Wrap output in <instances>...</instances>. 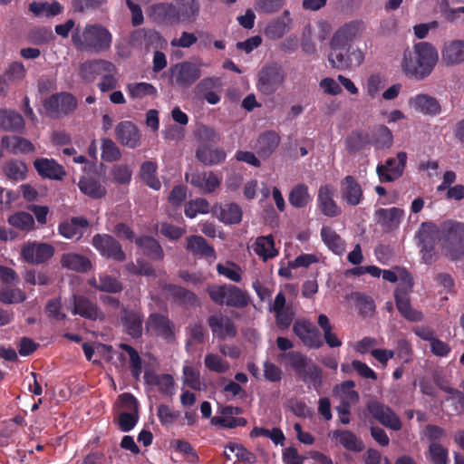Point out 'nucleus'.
Listing matches in <instances>:
<instances>
[{
    "label": "nucleus",
    "mask_w": 464,
    "mask_h": 464,
    "mask_svg": "<svg viewBox=\"0 0 464 464\" xmlns=\"http://www.w3.org/2000/svg\"><path fill=\"white\" fill-rule=\"evenodd\" d=\"M427 458L432 464H449V450L440 443H430L427 451Z\"/></svg>",
    "instance_id": "59"
},
{
    "label": "nucleus",
    "mask_w": 464,
    "mask_h": 464,
    "mask_svg": "<svg viewBox=\"0 0 464 464\" xmlns=\"http://www.w3.org/2000/svg\"><path fill=\"white\" fill-rule=\"evenodd\" d=\"M201 77L199 65L184 61L169 68V79L173 85L180 88L191 87Z\"/></svg>",
    "instance_id": "8"
},
{
    "label": "nucleus",
    "mask_w": 464,
    "mask_h": 464,
    "mask_svg": "<svg viewBox=\"0 0 464 464\" xmlns=\"http://www.w3.org/2000/svg\"><path fill=\"white\" fill-rule=\"evenodd\" d=\"M164 290L175 303L180 305L195 306L198 304V296L182 286L169 284L164 286Z\"/></svg>",
    "instance_id": "40"
},
{
    "label": "nucleus",
    "mask_w": 464,
    "mask_h": 464,
    "mask_svg": "<svg viewBox=\"0 0 464 464\" xmlns=\"http://www.w3.org/2000/svg\"><path fill=\"white\" fill-rule=\"evenodd\" d=\"M340 186L342 198L348 205L357 206L362 201V188L353 176L344 177Z\"/></svg>",
    "instance_id": "28"
},
{
    "label": "nucleus",
    "mask_w": 464,
    "mask_h": 464,
    "mask_svg": "<svg viewBox=\"0 0 464 464\" xmlns=\"http://www.w3.org/2000/svg\"><path fill=\"white\" fill-rule=\"evenodd\" d=\"M173 3H157L150 5L149 16L155 24L164 26L178 24Z\"/></svg>",
    "instance_id": "20"
},
{
    "label": "nucleus",
    "mask_w": 464,
    "mask_h": 464,
    "mask_svg": "<svg viewBox=\"0 0 464 464\" xmlns=\"http://www.w3.org/2000/svg\"><path fill=\"white\" fill-rule=\"evenodd\" d=\"M119 347L129 354L131 375L135 380H139L142 372V360L139 353L128 343H121Z\"/></svg>",
    "instance_id": "56"
},
{
    "label": "nucleus",
    "mask_w": 464,
    "mask_h": 464,
    "mask_svg": "<svg viewBox=\"0 0 464 464\" xmlns=\"http://www.w3.org/2000/svg\"><path fill=\"white\" fill-rule=\"evenodd\" d=\"M73 314H78L89 320L99 318L100 310L98 305L83 295H73Z\"/></svg>",
    "instance_id": "37"
},
{
    "label": "nucleus",
    "mask_w": 464,
    "mask_h": 464,
    "mask_svg": "<svg viewBox=\"0 0 464 464\" xmlns=\"http://www.w3.org/2000/svg\"><path fill=\"white\" fill-rule=\"evenodd\" d=\"M281 138L275 130L261 133L256 140V150L262 158L270 157L279 146Z\"/></svg>",
    "instance_id": "33"
},
{
    "label": "nucleus",
    "mask_w": 464,
    "mask_h": 464,
    "mask_svg": "<svg viewBox=\"0 0 464 464\" xmlns=\"http://www.w3.org/2000/svg\"><path fill=\"white\" fill-rule=\"evenodd\" d=\"M291 22L290 12L285 10L281 16L267 24L265 28V34L271 40L280 39L289 30Z\"/></svg>",
    "instance_id": "39"
},
{
    "label": "nucleus",
    "mask_w": 464,
    "mask_h": 464,
    "mask_svg": "<svg viewBox=\"0 0 464 464\" xmlns=\"http://www.w3.org/2000/svg\"><path fill=\"white\" fill-rule=\"evenodd\" d=\"M34 167L43 179L62 180L66 175L64 168L53 159L37 158L34 160Z\"/></svg>",
    "instance_id": "21"
},
{
    "label": "nucleus",
    "mask_w": 464,
    "mask_h": 464,
    "mask_svg": "<svg viewBox=\"0 0 464 464\" xmlns=\"http://www.w3.org/2000/svg\"><path fill=\"white\" fill-rule=\"evenodd\" d=\"M130 44L134 48L158 50L167 46V40L160 32L151 28H139L134 30L130 35Z\"/></svg>",
    "instance_id": "9"
},
{
    "label": "nucleus",
    "mask_w": 464,
    "mask_h": 464,
    "mask_svg": "<svg viewBox=\"0 0 464 464\" xmlns=\"http://www.w3.org/2000/svg\"><path fill=\"white\" fill-rule=\"evenodd\" d=\"M407 287H397L394 292L396 307L401 316L411 322H420L423 319L421 312L412 308L409 296V292L413 285L412 278L409 274L406 275Z\"/></svg>",
    "instance_id": "11"
},
{
    "label": "nucleus",
    "mask_w": 464,
    "mask_h": 464,
    "mask_svg": "<svg viewBox=\"0 0 464 464\" xmlns=\"http://www.w3.org/2000/svg\"><path fill=\"white\" fill-rule=\"evenodd\" d=\"M135 244L142 248L143 254L152 260H162L164 251L159 241L150 236H141L135 239Z\"/></svg>",
    "instance_id": "43"
},
{
    "label": "nucleus",
    "mask_w": 464,
    "mask_h": 464,
    "mask_svg": "<svg viewBox=\"0 0 464 464\" xmlns=\"http://www.w3.org/2000/svg\"><path fill=\"white\" fill-rule=\"evenodd\" d=\"M123 283L120 278L107 273L99 274V291L108 294H119L123 290Z\"/></svg>",
    "instance_id": "54"
},
{
    "label": "nucleus",
    "mask_w": 464,
    "mask_h": 464,
    "mask_svg": "<svg viewBox=\"0 0 464 464\" xmlns=\"http://www.w3.org/2000/svg\"><path fill=\"white\" fill-rule=\"evenodd\" d=\"M207 291L210 299L218 305L245 308L250 302L247 293L235 285H213Z\"/></svg>",
    "instance_id": "5"
},
{
    "label": "nucleus",
    "mask_w": 464,
    "mask_h": 464,
    "mask_svg": "<svg viewBox=\"0 0 464 464\" xmlns=\"http://www.w3.org/2000/svg\"><path fill=\"white\" fill-rule=\"evenodd\" d=\"M54 252L55 249L51 244L33 241L23 246L21 256L29 264L41 265L50 260Z\"/></svg>",
    "instance_id": "15"
},
{
    "label": "nucleus",
    "mask_w": 464,
    "mask_h": 464,
    "mask_svg": "<svg viewBox=\"0 0 464 464\" xmlns=\"http://www.w3.org/2000/svg\"><path fill=\"white\" fill-rule=\"evenodd\" d=\"M279 362L285 367L291 368L295 375L304 383L319 391L323 385V371L305 354L299 351H289L278 355Z\"/></svg>",
    "instance_id": "3"
},
{
    "label": "nucleus",
    "mask_w": 464,
    "mask_h": 464,
    "mask_svg": "<svg viewBox=\"0 0 464 464\" xmlns=\"http://www.w3.org/2000/svg\"><path fill=\"white\" fill-rule=\"evenodd\" d=\"M220 416L211 418L210 422L212 425L221 426L226 429H235L237 427H244L246 425L247 420L238 415L243 413V409L237 406H224L219 410Z\"/></svg>",
    "instance_id": "17"
},
{
    "label": "nucleus",
    "mask_w": 464,
    "mask_h": 464,
    "mask_svg": "<svg viewBox=\"0 0 464 464\" xmlns=\"http://www.w3.org/2000/svg\"><path fill=\"white\" fill-rule=\"evenodd\" d=\"M63 9L61 4L56 1L53 3L34 1L29 5V11L35 16H55L61 14Z\"/></svg>",
    "instance_id": "51"
},
{
    "label": "nucleus",
    "mask_w": 464,
    "mask_h": 464,
    "mask_svg": "<svg viewBox=\"0 0 464 464\" xmlns=\"http://www.w3.org/2000/svg\"><path fill=\"white\" fill-rule=\"evenodd\" d=\"M331 45V53L329 54L328 60L331 63L332 66L338 70H345L349 69L348 63V53L349 46L344 45Z\"/></svg>",
    "instance_id": "52"
},
{
    "label": "nucleus",
    "mask_w": 464,
    "mask_h": 464,
    "mask_svg": "<svg viewBox=\"0 0 464 464\" xmlns=\"http://www.w3.org/2000/svg\"><path fill=\"white\" fill-rule=\"evenodd\" d=\"M318 207L321 212L329 218H334L341 214V208L334 199V191L330 185H322L317 196Z\"/></svg>",
    "instance_id": "30"
},
{
    "label": "nucleus",
    "mask_w": 464,
    "mask_h": 464,
    "mask_svg": "<svg viewBox=\"0 0 464 464\" xmlns=\"http://www.w3.org/2000/svg\"><path fill=\"white\" fill-rule=\"evenodd\" d=\"M24 127L23 116L12 110H0V130L19 131Z\"/></svg>",
    "instance_id": "44"
},
{
    "label": "nucleus",
    "mask_w": 464,
    "mask_h": 464,
    "mask_svg": "<svg viewBox=\"0 0 464 464\" xmlns=\"http://www.w3.org/2000/svg\"><path fill=\"white\" fill-rule=\"evenodd\" d=\"M115 137L122 146L130 149H135L140 145V130L130 121H122L116 125Z\"/></svg>",
    "instance_id": "19"
},
{
    "label": "nucleus",
    "mask_w": 464,
    "mask_h": 464,
    "mask_svg": "<svg viewBox=\"0 0 464 464\" xmlns=\"http://www.w3.org/2000/svg\"><path fill=\"white\" fill-rule=\"evenodd\" d=\"M441 62L446 66H455L464 63V40H451L443 44Z\"/></svg>",
    "instance_id": "26"
},
{
    "label": "nucleus",
    "mask_w": 464,
    "mask_h": 464,
    "mask_svg": "<svg viewBox=\"0 0 464 464\" xmlns=\"http://www.w3.org/2000/svg\"><path fill=\"white\" fill-rule=\"evenodd\" d=\"M185 177L192 186L198 188L204 194L214 192L221 184V179L213 171H198L191 173L190 176L186 173Z\"/></svg>",
    "instance_id": "22"
},
{
    "label": "nucleus",
    "mask_w": 464,
    "mask_h": 464,
    "mask_svg": "<svg viewBox=\"0 0 464 464\" xmlns=\"http://www.w3.org/2000/svg\"><path fill=\"white\" fill-rule=\"evenodd\" d=\"M208 324L214 338L225 341L233 339L237 334L235 322L222 314H212L208 318Z\"/></svg>",
    "instance_id": "16"
},
{
    "label": "nucleus",
    "mask_w": 464,
    "mask_h": 464,
    "mask_svg": "<svg viewBox=\"0 0 464 464\" xmlns=\"http://www.w3.org/2000/svg\"><path fill=\"white\" fill-rule=\"evenodd\" d=\"M362 24L359 21H351L343 24L334 33L330 44L350 46L359 34Z\"/></svg>",
    "instance_id": "31"
},
{
    "label": "nucleus",
    "mask_w": 464,
    "mask_h": 464,
    "mask_svg": "<svg viewBox=\"0 0 464 464\" xmlns=\"http://www.w3.org/2000/svg\"><path fill=\"white\" fill-rule=\"evenodd\" d=\"M197 159L207 166L218 165L226 160L227 153L222 148H212L202 144L196 150Z\"/></svg>",
    "instance_id": "35"
},
{
    "label": "nucleus",
    "mask_w": 464,
    "mask_h": 464,
    "mask_svg": "<svg viewBox=\"0 0 464 464\" xmlns=\"http://www.w3.org/2000/svg\"><path fill=\"white\" fill-rule=\"evenodd\" d=\"M173 4L178 24H191L196 21L200 11V5L197 0H175Z\"/></svg>",
    "instance_id": "29"
},
{
    "label": "nucleus",
    "mask_w": 464,
    "mask_h": 464,
    "mask_svg": "<svg viewBox=\"0 0 464 464\" xmlns=\"http://www.w3.org/2000/svg\"><path fill=\"white\" fill-rule=\"evenodd\" d=\"M253 249L263 261L273 258L278 254L275 248V241L272 235L258 237L253 246Z\"/></svg>",
    "instance_id": "47"
},
{
    "label": "nucleus",
    "mask_w": 464,
    "mask_h": 464,
    "mask_svg": "<svg viewBox=\"0 0 464 464\" xmlns=\"http://www.w3.org/2000/svg\"><path fill=\"white\" fill-rule=\"evenodd\" d=\"M2 170L6 179L14 181H21L26 178L27 165L18 160H9L2 167Z\"/></svg>",
    "instance_id": "49"
},
{
    "label": "nucleus",
    "mask_w": 464,
    "mask_h": 464,
    "mask_svg": "<svg viewBox=\"0 0 464 464\" xmlns=\"http://www.w3.org/2000/svg\"><path fill=\"white\" fill-rule=\"evenodd\" d=\"M373 144L377 150L390 149L393 143L392 130L385 125H379L372 131Z\"/></svg>",
    "instance_id": "53"
},
{
    "label": "nucleus",
    "mask_w": 464,
    "mask_h": 464,
    "mask_svg": "<svg viewBox=\"0 0 464 464\" xmlns=\"http://www.w3.org/2000/svg\"><path fill=\"white\" fill-rule=\"evenodd\" d=\"M285 73L276 63L265 65L258 72L256 87L265 95L274 94L284 83Z\"/></svg>",
    "instance_id": "7"
},
{
    "label": "nucleus",
    "mask_w": 464,
    "mask_h": 464,
    "mask_svg": "<svg viewBox=\"0 0 464 464\" xmlns=\"http://www.w3.org/2000/svg\"><path fill=\"white\" fill-rule=\"evenodd\" d=\"M8 223L22 231H31L34 228V219L33 216L24 211H19L8 218Z\"/></svg>",
    "instance_id": "57"
},
{
    "label": "nucleus",
    "mask_w": 464,
    "mask_h": 464,
    "mask_svg": "<svg viewBox=\"0 0 464 464\" xmlns=\"http://www.w3.org/2000/svg\"><path fill=\"white\" fill-rule=\"evenodd\" d=\"M143 314L139 310L123 308L121 313V321L127 334L134 339L142 335Z\"/></svg>",
    "instance_id": "24"
},
{
    "label": "nucleus",
    "mask_w": 464,
    "mask_h": 464,
    "mask_svg": "<svg viewBox=\"0 0 464 464\" xmlns=\"http://www.w3.org/2000/svg\"><path fill=\"white\" fill-rule=\"evenodd\" d=\"M367 411L383 427L393 431L401 430L402 422L390 406L378 401H371L367 403Z\"/></svg>",
    "instance_id": "10"
},
{
    "label": "nucleus",
    "mask_w": 464,
    "mask_h": 464,
    "mask_svg": "<svg viewBox=\"0 0 464 464\" xmlns=\"http://www.w3.org/2000/svg\"><path fill=\"white\" fill-rule=\"evenodd\" d=\"M378 222L388 230L397 229L404 217V210L392 207L390 208H379L376 210Z\"/></svg>",
    "instance_id": "34"
},
{
    "label": "nucleus",
    "mask_w": 464,
    "mask_h": 464,
    "mask_svg": "<svg viewBox=\"0 0 464 464\" xmlns=\"http://www.w3.org/2000/svg\"><path fill=\"white\" fill-rule=\"evenodd\" d=\"M28 40L34 44H44L54 39L53 33L50 27H35L28 33Z\"/></svg>",
    "instance_id": "62"
},
{
    "label": "nucleus",
    "mask_w": 464,
    "mask_h": 464,
    "mask_svg": "<svg viewBox=\"0 0 464 464\" xmlns=\"http://www.w3.org/2000/svg\"><path fill=\"white\" fill-rule=\"evenodd\" d=\"M407 162V154L404 151L397 153L396 158H389L384 164H379L376 172L380 182L387 183L397 180L403 175Z\"/></svg>",
    "instance_id": "13"
},
{
    "label": "nucleus",
    "mask_w": 464,
    "mask_h": 464,
    "mask_svg": "<svg viewBox=\"0 0 464 464\" xmlns=\"http://www.w3.org/2000/svg\"><path fill=\"white\" fill-rule=\"evenodd\" d=\"M147 327L152 329L157 335L167 341H171L175 337L174 324L167 315L160 313H152L150 314Z\"/></svg>",
    "instance_id": "25"
},
{
    "label": "nucleus",
    "mask_w": 464,
    "mask_h": 464,
    "mask_svg": "<svg viewBox=\"0 0 464 464\" xmlns=\"http://www.w3.org/2000/svg\"><path fill=\"white\" fill-rule=\"evenodd\" d=\"M92 243L95 249L107 259L122 262L126 258L121 245L111 235L96 234L93 236Z\"/></svg>",
    "instance_id": "14"
},
{
    "label": "nucleus",
    "mask_w": 464,
    "mask_h": 464,
    "mask_svg": "<svg viewBox=\"0 0 464 464\" xmlns=\"http://www.w3.org/2000/svg\"><path fill=\"white\" fill-rule=\"evenodd\" d=\"M410 104L423 114L438 115L441 108L436 98L428 94H417L410 99Z\"/></svg>",
    "instance_id": "38"
},
{
    "label": "nucleus",
    "mask_w": 464,
    "mask_h": 464,
    "mask_svg": "<svg viewBox=\"0 0 464 464\" xmlns=\"http://www.w3.org/2000/svg\"><path fill=\"white\" fill-rule=\"evenodd\" d=\"M121 156V150L112 140L109 138L102 139V159L104 161H117Z\"/></svg>",
    "instance_id": "63"
},
{
    "label": "nucleus",
    "mask_w": 464,
    "mask_h": 464,
    "mask_svg": "<svg viewBox=\"0 0 464 464\" xmlns=\"http://www.w3.org/2000/svg\"><path fill=\"white\" fill-rule=\"evenodd\" d=\"M442 250L451 260H458L464 256V224L447 220L440 224Z\"/></svg>",
    "instance_id": "4"
},
{
    "label": "nucleus",
    "mask_w": 464,
    "mask_h": 464,
    "mask_svg": "<svg viewBox=\"0 0 464 464\" xmlns=\"http://www.w3.org/2000/svg\"><path fill=\"white\" fill-rule=\"evenodd\" d=\"M60 263L63 268L78 273H87L92 267L91 260L87 256L78 253L63 254Z\"/></svg>",
    "instance_id": "36"
},
{
    "label": "nucleus",
    "mask_w": 464,
    "mask_h": 464,
    "mask_svg": "<svg viewBox=\"0 0 464 464\" xmlns=\"http://www.w3.org/2000/svg\"><path fill=\"white\" fill-rule=\"evenodd\" d=\"M115 65L106 60H94L83 63L80 67L81 77L88 82H93L97 76H102L105 72H114Z\"/></svg>",
    "instance_id": "27"
},
{
    "label": "nucleus",
    "mask_w": 464,
    "mask_h": 464,
    "mask_svg": "<svg viewBox=\"0 0 464 464\" xmlns=\"http://www.w3.org/2000/svg\"><path fill=\"white\" fill-rule=\"evenodd\" d=\"M372 143L369 133L356 130L352 131L345 139V149L349 153H356Z\"/></svg>",
    "instance_id": "48"
},
{
    "label": "nucleus",
    "mask_w": 464,
    "mask_h": 464,
    "mask_svg": "<svg viewBox=\"0 0 464 464\" xmlns=\"http://www.w3.org/2000/svg\"><path fill=\"white\" fill-rule=\"evenodd\" d=\"M187 250L195 256H200L207 258L216 259L217 254L215 248L200 236H190L187 238Z\"/></svg>",
    "instance_id": "42"
},
{
    "label": "nucleus",
    "mask_w": 464,
    "mask_h": 464,
    "mask_svg": "<svg viewBox=\"0 0 464 464\" xmlns=\"http://www.w3.org/2000/svg\"><path fill=\"white\" fill-rule=\"evenodd\" d=\"M205 367L210 372L225 373L229 370V363L217 353H207L204 358Z\"/></svg>",
    "instance_id": "60"
},
{
    "label": "nucleus",
    "mask_w": 464,
    "mask_h": 464,
    "mask_svg": "<svg viewBox=\"0 0 464 464\" xmlns=\"http://www.w3.org/2000/svg\"><path fill=\"white\" fill-rule=\"evenodd\" d=\"M288 200L294 208H305L312 201L307 185L304 183L295 185L289 193Z\"/></svg>",
    "instance_id": "50"
},
{
    "label": "nucleus",
    "mask_w": 464,
    "mask_h": 464,
    "mask_svg": "<svg viewBox=\"0 0 464 464\" xmlns=\"http://www.w3.org/2000/svg\"><path fill=\"white\" fill-rule=\"evenodd\" d=\"M76 98L69 92H59L52 94L44 102L46 111L53 116H66L73 112L77 108Z\"/></svg>",
    "instance_id": "12"
},
{
    "label": "nucleus",
    "mask_w": 464,
    "mask_h": 464,
    "mask_svg": "<svg viewBox=\"0 0 464 464\" xmlns=\"http://www.w3.org/2000/svg\"><path fill=\"white\" fill-rule=\"evenodd\" d=\"M330 437L349 451L357 453L364 450L363 441L349 430H335Z\"/></svg>",
    "instance_id": "32"
},
{
    "label": "nucleus",
    "mask_w": 464,
    "mask_h": 464,
    "mask_svg": "<svg viewBox=\"0 0 464 464\" xmlns=\"http://www.w3.org/2000/svg\"><path fill=\"white\" fill-rule=\"evenodd\" d=\"M2 146L10 153L27 154L35 151L34 145L27 139L20 136H4L1 140Z\"/></svg>",
    "instance_id": "41"
},
{
    "label": "nucleus",
    "mask_w": 464,
    "mask_h": 464,
    "mask_svg": "<svg viewBox=\"0 0 464 464\" xmlns=\"http://www.w3.org/2000/svg\"><path fill=\"white\" fill-rule=\"evenodd\" d=\"M78 187L82 193L94 199L102 198L106 195L105 187L92 177H82Z\"/></svg>",
    "instance_id": "46"
},
{
    "label": "nucleus",
    "mask_w": 464,
    "mask_h": 464,
    "mask_svg": "<svg viewBox=\"0 0 464 464\" xmlns=\"http://www.w3.org/2000/svg\"><path fill=\"white\" fill-rule=\"evenodd\" d=\"M89 225L90 223L85 217H72L62 221L58 225V232L67 239L75 237L79 240L82 237Z\"/></svg>",
    "instance_id": "23"
},
{
    "label": "nucleus",
    "mask_w": 464,
    "mask_h": 464,
    "mask_svg": "<svg viewBox=\"0 0 464 464\" xmlns=\"http://www.w3.org/2000/svg\"><path fill=\"white\" fill-rule=\"evenodd\" d=\"M242 214L239 205L229 203L221 207L219 219L225 224H238L242 220Z\"/></svg>",
    "instance_id": "55"
},
{
    "label": "nucleus",
    "mask_w": 464,
    "mask_h": 464,
    "mask_svg": "<svg viewBox=\"0 0 464 464\" xmlns=\"http://www.w3.org/2000/svg\"><path fill=\"white\" fill-rule=\"evenodd\" d=\"M129 95L132 99H141L146 96H156L157 89L149 82H135L127 85Z\"/></svg>",
    "instance_id": "58"
},
{
    "label": "nucleus",
    "mask_w": 464,
    "mask_h": 464,
    "mask_svg": "<svg viewBox=\"0 0 464 464\" xmlns=\"http://www.w3.org/2000/svg\"><path fill=\"white\" fill-rule=\"evenodd\" d=\"M209 212V203L206 198H198L189 200L185 205L184 213L189 218H195L198 213L207 214Z\"/></svg>",
    "instance_id": "61"
},
{
    "label": "nucleus",
    "mask_w": 464,
    "mask_h": 464,
    "mask_svg": "<svg viewBox=\"0 0 464 464\" xmlns=\"http://www.w3.org/2000/svg\"><path fill=\"white\" fill-rule=\"evenodd\" d=\"M72 43L78 51L99 54L111 49L112 34L101 24H87L72 30Z\"/></svg>",
    "instance_id": "2"
},
{
    "label": "nucleus",
    "mask_w": 464,
    "mask_h": 464,
    "mask_svg": "<svg viewBox=\"0 0 464 464\" xmlns=\"http://www.w3.org/2000/svg\"><path fill=\"white\" fill-rule=\"evenodd\" d=\"M438 59V51L432 44L419 42L412 50L404 52L401 66L407 76L423 80L431 73Z\"/></svg>",
    "instance_id": "1"
},
{
    "label": "nucleus",
    "mask_w": 464,
    "mask_h": 464,
    "mask_svg": "<svg viewBox=\"0 0 464 464\" xmlns=\"http://www.w3.org/2000/svg\"><path fill=\"white\" fill-rule=\"evenodd\" d=\"M415 237L418 239L422 259L426 264H431L434 261L436 244L440 238V227H438L432 222H423Z\"/></svg>",
    "instance_id": "6"
},
{
    "label": "nucleus",
    "mask_w": 464,
    "mask_h": 464,
    "mask_svg": "<svg viewBox=\"0 0 464 464\" xmlns=\"http://www.w3.org/2000/svg\"><path fill=\"white\" fill-rule=\"evenodd\" d=\"M320 235L323 242L335 255L341 256L344 253L345 242L332 227L324 226Z\"/></svg>",
    "instance_id": "45"
},
{
    "label": "nucleus",
    "mask_w": 464,
    "mask_h": 464,
    "mask_svg": "<svg viewBox=\"0 0 464 464\" xmlns=\"http://www.w3.org/2000/svg\"><path fill=\"white\" fill-rule=\"evenodd\" d=\"M293 332L309 348L318 349L324 344L319 330L309 321L296 320L293 325Z\"/></svg>",
    "instance_id": "18"
},
{
    "label": "nucleus",
    "mask_w": 464,
    "mask_h": 464,
    "mask_svg": "<svg viewBox=\"0 0 464 464\" xmlns=\"http://www.w3.org/2000/svg\"><path fill=\"white\" fill-rule=\"evenodd\" d=\"M285 0H256L254 8L258 14H273L279 12Z\"/></svg>",
    "instance_id": "64"
}]
</instances>
